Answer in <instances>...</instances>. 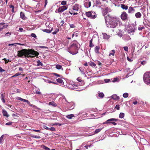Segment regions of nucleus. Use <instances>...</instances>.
<instances>
[{
    "label": "nucleus",
    "instance_id": "obj_55",
    "mask_svg": "<svg viewBox=\"0 0 150 150\" xmlns=\"http://www.w3.org/2000/svg\"><path fill=\"white\" fill-rule=\"evenodd\" d=\"M64 23V21L62 20L60 22V24H61V25L62 26H63V24Z\"/></svg>",
    "mask_w": 150,
    "mask_h": 150
},
{
    "label": "nucleus",
    "instance_id": "obj_23",
    "mask_svg": "<svg viewBox=\"0 0 150 150\" xmlns=\"http://www.w3.org/2000/svg\"><path fill=\"white\" fill-rule=\"evenodd\" d=\"M115 51L114 50H112L110 51V53L109 54V56L110 57L111 55L113 56L115 55Z\"/></svg>",
    "mask_w": 150,
    "mask_h": 150
},
{
    "label": "nucleus",
    "instance_id": "obj_17",
    "mask_svg": "<svg viewBox=\"0 0 150 150\" xmlns=\"http://www.w3.org/2000/svg\"><path fill=\"white\" fill-rule=\"evenodd\" d=\"M2 112L4 116H6L7 117H8L9 115L7 112L5 110H2Z\"/></svg>",
    "mask_w": 150,
    "mask_h": 150
},
{
    "label": "nucleus",
    "instance_id": "obj_57",
    "mask_svg": "<svg viewBox=\"0 0 150 150\" xmlns=\"http://www.w3.org/2000/svg\"><path fill=\"white\" fill-rule=\"evenodd\" d=\"M127 59L130 62H132L133 61L132 59H131L128 57H127Z\"/></svg>",
    "mask_w": 150,
    "mask_h": 150
},
{
    "label": "nucleus",
    "instance_id": "obj_10",
    "mask_svg": "<svg viewBox=\"0 0 150 150\" xmlns=\"http://www.w3.org/2000/svg\"><path fill=\"white\" fill-rule=\"evenodd\" d=\"M109 8L108 7L105 8L103 10V16H105V15H106L107 14V13L109 12Z\"/></svg>",
    "mask_w": 150,
    "mask_h": 150
},
{
    "label": "nucleus",
    "instance_id": "obj_1",
    "mask_svg": "<svg viewBox=\"0 0 150 150\" xmlns=\"http://www.w3.org/2000/svg\"><path fill=\"white\" fill-rule=\"evenodd\" d=\"M105 19L106 26L109 28H115L118 25V20L116 17L108 14L105 16Z\"/></svg>",
    "mask_w": 150,
    "mask_h": 150
},
{
    "label": "nucleus",
    "instance_id": "obj_27",
    "mask_svg": "<svg viewBox=\"0 0 150 150\" xmlns=\"http://www.w3.org/2000/svg\"><path fill=\"white\" fill-rule=\"evenodd\" d=\"M56 68L57 69H62V70H63V68L62 67V66L59 64L56 65Z\"/></svg>",
    "mask_w": 150,
    "mask_h": 150
},
{
    "label": "nucleus",
    "instance_id": "obj_12",
    "mask_svg": "<svg viewBox=\"0 0 150 150\" xmlns=\"http://www.w3.org/2000/svg\"><path fill=\"white\" fill-rule=\"evenodd\" d=\"M91 17H90V18L91 19H94L96 18L97 17V16L96 15V14L95 12H93V11H91Z\"/></svg>",
    "mask_w": 150,
    "mask_h": 150
},
{
    "label": "nucleus",
    "instance_id": "obj_26",
    "mask_svg": "<svg viewBox=\"0 0 150 150\" xmlns=\"http://www.w3.org/2000/svg\"><path fill=\"white\" fill-rule=\"evenodd\" d=\"M0 25V31H2L4 28H6L8 27V25Z\"/></svg>",
    "mask_w": 150,
    "mask_h": 150
},
{
    "label": "nucleus",
    "instance_id": "obj_29",
    "mask_svg": "<svg viewBox=\"0 0 150 150\" xmlns=\"http://www.w3.org/2000/svg\"><path fill=\"white\" fill-rule=\"evenodd\" d=\"M91 11H89L88 12H86V16L90 18L91 17Z\"/></svg>",
    "mask_w": 150,
    "mask_h": 150
},
{
    "label": "nucleus",
    "instance_id": "obj_15",
    "mask_svg": "<svg viewBox=\"0 0 150 150\" xmlns=\"http://www.w3.org/2000/svg\"><path fill=\"white\" fill-rule=\"evenodd\" d=\"M51 107H55L57 106V105L54 101H52L50 102L48 104Z\"/></svg>",
    "mask_w": 150,
    "mask_h": 150
},
{
    "label": "nucleus",
    "instance_id": "obj_51",
    "mask_svg": "<svg viewBox=\"0 0 150 150\" xmlns=\"http://www.w3.org/2000/svg\"><path fill=\"white\" fill-rule=\"evenodd\" d=\"M51 125H59V126H61L62 125L61 124H59V123H55V124H53V123H52Z\"/></svg>",
    "mask_w": 150,
    "mask_h": 150
},
{
    "label": "nucleus",
    "instance_id": "obj_53",
    "mask_svg": "<svg viewBox=\"0 0 150 150\" xmlns=\"http://www.w3.org/2000/svg\"><path fill=\"white\" fill-rule=\"evenodd\" d=\"M76 44H75L73 43L70 47V48H71L72 47H76Z\"/></svg>",
    "mask_w": 150,
    "mask_h": 150
},
{
    "label": "nucleus",
    "instance_id": "obj_47",
    "mask_svg": "<svg viewBox=\"0 0 150 150\" xmlns=\"http://www.w3.org/2000/svg\"><path fill=\"white\" fill-rule=\"evenodd\" d=\"M115 108H116L117 110H119L120 109V105H116Z\"/></svg>",
    "mask_w": 150,
    "mask_h": 150
},
{
    "label": "nucleus",
    "instance_id": "obj_20",
    "mask_svg": "<svg viewBox=\"0 0 150 150\" xmlns=\"http://www.w3.org/2000/svg\"><path fill=\"white\" fill-rule=\"evenodd\" d=\"M69 106H71L70 107H69V108L70 110H72L75 107L74 103L73 102L70 103L69 104Z\"/></svg>",
    "mask_w": 150,
    "mask_h": 150
},
{
    "label": "nucleus",
    "instance_id": "obj_43",
    "mask_svg": "<svg viewBox=\"0 0 150 150\" xmlns=\"http://www.w3.org/2000/svg\"><path fill=\"white\" fill-rule=\"evenodd\" d=\"M3 60H4L5 61V63L6 64L8 63L9 61V62H11V61H9L8 59V60H6V59L5 58L3 59Z\"/></svg>",
    "mask_w": 150,
    "mask_h": 150
},
{
    "label": "nucleus",
    "instance_id": "obj_54",
    "mask_svg": "<svg viewBox=\"0 0 150 150\" xmlns=\"http://www.w3.org/2000/svg\"><path fill=\"white\" fill-rule=\"evenodd\" d=\"M105 81L106 83H108L110 81V79H106L104 80Z\"/></svg>",
    "mask_w": 150,
    "mask_h": 150
},
{
    "label": "nucleus",
    "instance_id": "obj_2",
    "mask_svg": "<svg viewBox=\"0 0 150 150\" xmlns=\"http://www.w3.org/2000/svg\"><path fill=\"white\" fill-rule=\"evenodd\" d=\"M28 57H36L39 55V53L37 51H35L34 50L28 49L27 50L26 52Z\"/></svg>",
    "mask_w": 150,
    "mask_h": 150
},
{
    "label": "nucleus",
    "instance_id": "obj_14",
    "mask_svg": "<svg viewBox=\"0 0 150 150\" xmlns=\"http://www.w3.org/2000/svg\"><path fill=\"white\" fill-rule=\"evenodd\" d=\"M17 99L20 100L24 102H26L27 103L30 105V102L29 101L27 100H25L23 98H22L20 97H18Z\"/></svg>",
    "mask_w": 150,
    "mask_h": 150
},
{
    "label": "nucleus",
    "instance_id": "obj_19",
    "mask_svg": "<svg viewBox=\"0 0 150 150\" xmlns=\"http://www.w3.org/2000/svg\"><path fill=\"white\" fill-rule=\"evenodd\" d=\"M79 5L76 4L73 6V9L74 10L77 11L79 9Z\"/></svg>",
    "mask_w": 150,
    "mask_h": 150
},
{
    "label": "nucleus",
    "instance_id": "obj_4",
    "mask_svg": "<svg viewBox=\"0 0 150 150\" xmlns=\"http://www.w3.org/2000/svg\"><path fill=\"white\" fill-rule=\"evenodd\" d=\"M27 50L26 49H23L20 51H18V55L19 57H22L25 56V57H27Z\"/></svg>",
    "mask_w": 150,
    "mask_h": 150
},
{
    "label": "nucleus",
    "instance_id": "obj_13",
    "mask_svg": "<svg viewBox=\"0 0 150 150\" xmlns=\"http://www.w3.org/2000/svg\"><path fill=\"white\" fill-rule=\"evenodd\" d=\"M137 6H134V8H132L131 7H129V9L128 10V13H131L133 12H134L135 11V10L134 9V8H136Z\"/></svg>",
    "mask_w": 150,
    "mask_h": 150
},
{
    "label": "nucleus",
    "instance_id": "obj_25",
    "mask_svg": "<svg viewBox=\"0 0 150 150\" xmlns=\"http://www.w3.org/2000/svg\"><path fill=\"white\" fill-rule=\"evenodd\" d=\"M89 65L91 66L92 67L96 68V64L94 63L93 62H91L89 63Z\"/></svg>",
    "mask_w": 150,
    "mask_h": 150
},
{
    "label": "nucleus",
    "instance_id": "obj_64",
    "mask_svg": "<svg viewBox=\"0 0 150 150\" xmlns=\"http://www.w3.org/2000/svg\"><path fill=\"white\" fill-rule=\"evenodd\" d=\"M19 30L20 32H22L23 30V28H19Z\"/></svg>",
    "mask_w": 150,
    "mask_h": 150
},
{
    "label": "nucleus",
    "instance_id": "obj_62",
    "mask_svg": "<svg viewBox=\"0 0 150 150\" xmlns=\"http://www.w3.org/2000/svg\"><path fill=\"white\" fill-rule=\"evenodd\" d=\"M70 27L71 28H74L75 27L74 25L73 24L70 25Z\"/></svg>",
    "mask_w": 150,
    "mask_h": 150
},
{
    "label": "nucleus",
    "instance_id": "obj_38",
    "mask_svg": "<svg viewBox=\"0 0 150 150\" xmlns=\"http://www.w3.org/2000/svg\"><path fill=\"white\" fill-rule=\"evenodd\" d=\"M59 31V29L58 28L56 29L54 31L52 32V34L54 35L56 34Z\"/></svg>",
    "mask_w": 150,
    "mask_h": 150
},
{
    "label": "nucleus",
    "instance_id": "obj_35",
    "mask_svg": "<svg viewBox=\"0 0 150 150\" xmlns=\"http://www.w3.org/2000/svg\"><path fill=\"white\" fill-rule=\"evenodd\" d=\"M101 130H102V128L98 129H96L94 132L95 134L98 133L100 132L101 131Z\"/></svg>",
    "mask_w": 150,
    "mask_h": 150
},
{
    "label": "nucleus",
    "instance_id": "obj_45",
    "mask_svg": "<svg viewBox=\"0 0 150 150\" xmlns=\"http://www.w3.org/2000/svg\"><path fill=\"white\" fill-rule=\"evenodd\" d=\"M146 62L145 61H143L141 62V64L142 65H144L146 64Z\"/></svg>",
    "mask_w": 150,
    "mask_h": 150
},
{
    "label": "nucleus",
    "instance_id": "obj_37",
    "mask_svg": "<svg viewBox=\"0 0 150 150\" xmlns=\"http://www.w3.org/2000/svg\"><path fill=\"white\" fill-rule=\"evenodd\" d=\"M1 99L2 100L3 102L4 103H5V100L4 99V96L3 94H1Z\"/></svg>",
    "mask_w": 150,
    "mask_h": 150
},
{
    "label": "nucleus",
    "instance_id": "obj_48",
    "mask_svg": "<svg viewBox=\"0 0 150 150\" xmlns=\"http://www.w3.org/2000/svg\"><path fill=\"white\" fill-rule=\"evenodd\" d=\"M144 27L143 26L142 27H139L138 29L139 30H142L143 29H144Z\"/></svg>",
    "mask_w": 150,
    "mask_h": 150
},
{
    "label": "nucleus",
    "instance_id": "obj_63",
    "mask_svg": "<svg viewBox=\"0 0 150 150\" xmlns=\"http://www.w3.org/2000/svg\"><path fill=\"white\" fill-rule=\"evenodd\" d=\"M77 80L80 82H81L82 81L81 79L79 77H78L77 79Z\"/></svg>",
    "mask_w": 150,
    "mask_h": 150
},
{
    "label": "nucleus",
    "instance_id": "obj_33",
    "mask_svg": "<svg viewBox=\"0 0 150 150\" xmlns=\"http://www.w3.org/2000/svg\"><path fill=\"white\" fill-rule=\"evenodd\" d=\"M125 116V114L121 112L120 113L119 116V117L120 118H123Z\"/></svg>",
    "mask_w": 150,
    "mask_h": 150
},
{
    "label": "nucleus",
    "instance_id": "obj_60",
    "mask_svg": "<svg viewBox=\"0 0 150 150\" xmlns=\"http://www.w3.org/2000/svg\"><path fill=\"white\" fill-rule=\"evenodd\" d=\"M118 79L117 78H114V80L112 81L113 82H115L117 81Z\"/></svg>",
    "mask_w": 150,
    "mask_h": 150
},
{
    "label": "nucleus",
    "instance_id": "obj_6",
    "mask_svg": "<svg viewBox=\"0 0 150 150\" xmlns=\"http://www.w3.org/2000/svg\"><path fill=\"white\" fill-rule=\"evenodd\" d=\"M54 26L53 24L52 23L49 24L47 26V33H50L52 30Z\"/></svg>",
    "mask_w": 150,
    "mask_h": 150
},
{
    "label": "nucleus",
    "instance_id": "obj_24",
    "mask_svg": "<svg viewBox=\"0 0 150 150\" xmlns=\"http://www.w3.org/2000/svg\"><path fill=\"white\" fill-rule=\"evenodd\" d=\"M62 78H60L57 79H56V81L58 83L62 84L63 83H64V82Z\"/></svg>",
    "mask_w": 150,
    "mask_h": 150
},
{
    "label": "nucleus",
    "instance_id": "obj_11",
    "mask_svg": "<svg viewBox=\"0 0 150 150\" xmlns=\"http://www.w3.org/2000/svg\"><path fill=\"white\" fill-rule=\"evenodd\" d=\"M100 47L99 45L96 46L94 49V51L95 52L96 54H99L100 53L99 50Z\"/></svg>",
    "mask_w": 150,
    "mask_h": 150
},
{
    "label": "nucleus",
    "instance_id": "obj_34",
    "mask_svg": "<svg viewBox=\"0 0 150 150\" xmlns=\"http://www.w3.org/2000/svg\"><path fill=\"white\" fill-rule=\"evenodd\" d=\"M37 66H42V62H41L39 60H38L37 61Z\"/></svg>",
    "mask_w": 150,
    "mask_h": 150
},
{
    "label": "nucleus",
    "instance_id": "obj_49",
    "mask_svg": "<svg viewBox=\"0 0 150 150\" xmlns=\"http://www.w3.org/2000/svg\"><path fill=\"white\" fill-rule=\"evenodd\" d=\"M61 4L62 5H65L66 4V2L65 1H63L61 2Z\"/></svg>",
    "mask_w": 150,
    "mask_h": 150
},
{
    "label": "nucleus",
    "instance_id": "obj_8",
    "mask_svg": "<svg viewBox=\"0 0 150 150\" xmlns=\"http://www.w3.org/2000/svg\"><path fill=\"white\" fill-rule=\"evenodd\" d=\"M67 9V7L65 6H63L59 7L58 9V11L59 12H62L66 10Z\"/></svg>",
    "mask_w": 150,
    "mask_h": 150
},
{
    "label": "nucleus",
    "instance_id": "obj_36",
    "mask_svg": "<svg viewBox=\"0 0 150 150\" xmlns=\"http://www.w3.org/2000/svg\"><path fill=\"white\" fill-rule=\"evenodd\" d=\"M98 96L99 97L103 98L104 96V95L103 93H98Z\"/></svg>",
    "mask_w": 150,
    "mask_h": 150
},
{
    "label": "nucleus",
    "instance_id": "obj_18",
    "mask_svg": "<svg viewBox=\"0 0 150 150\" xmlns=\"http://www.w3.org/2000/svg\"><path fill=\"white\" fill-rule=\"evenodd\" d=\"M20 17L24 20H25L26 17L25 16L24 13L22 12H21L20 13Z\"/></svg>",
    "mask_w": 150,
    "mask_h": 150
},
{
    "label": "nucleus",
    "instance_id": "obj_52",
    "mask_svg": "<svg viewBox=\"0 0 150 150\" xmlns=\"http://www.w3.org/2000/svg\"><path fill=\"white\" fill-rule=\"evenodd\" d=\"M11 34V33L10 32H7V33H6V36H8L10 35Z\"/></svg>",
    "mask_w": 150,
    "mask_h": 150
},
{
    "label": "nucleus",
    "instance_id": "obj_44",
    "mask_svg": "<svg viewBox=\"0 0 150 150\" xmlns=\"http://www.w3.org/2000/svg\"><path fill=\"white\" fill-rule=\"evenodd\" d=\"M124 50L126 51H128V48L127 46L124 47H123Z\"/></svg>",
    "mask_w": 150,
    "mask_h": 150
},
{
    "label": "nucleus",
    "instance_id": "obj_50",
    "mask_svg": "<svg viewBox=\"0 0 150 150\" xmlns=\"http://www.w3.org/2000/svg\"><path fill=\"white\" fill-rule=\"evenodd\" d=\"M31 35L32 37H33L34 38H35L36 37V35L34 33H32L31 34Z\"/></svg>",
    "mask_w": 150,
    "mask_h": 150
},
{
    "label": "nucleus",
    "instance_id": "obj_16",
    "mask_svg": "<svg viewBox=\"0 0 150 150\" xmlns=\"http://www.w3.org/2000/svg\"><path fill=\"white\" fill-rule=\"evenodd\" d=\"M91 2L90 1H88V2H86L85 3V7L88 8L90 7L91 6Z\"/></svg>",
    "mask_w": 150,
    "mask_h": 150
},
{
    "label": "nucleus",
    "instance_id": "obj_21",
    "mask_svg": "<svg viewBox=\"0 0 150 150\" xmlns=\"http://www.w3.org/2000/svg\"><path fill=\"white\" fill-rule=\"evenodd\" d=\"M121 7L122 9L125 10H127L128 8V6H126L123 4H121Z\"/></svg>",
    "mask_w": 150,
    "mask_h": 150
},
{
    "label": "nucleus",
    "instance_id": "obj_59",
    "mask_svg": "<svg viewBox=\"0 0 150 150\" xmlns=\"http://www.w3.org/2000/svg\"><path fill=\"white\" fill-rule=\"evenodd\" d=\"M5 70L3 69L1 67H0V72H2L4 71Z\"/></svg>",
    "mask_w": 150,
    "mask_h": 150
},
{
    "label": "nucleus",
    "instance_id": "obj_61",
    "mask_svg": "<svg viewBox=\"0 0 150 150\" xmlns=\"http://www.w3.org/2000/svg\"><path fill=\"white\" fill-rule=\"evenodd\" d=\"M32 137L33 138L39 139L40 138V136H32Z\"/></svg>",
    "mask_w": 150,
    "mask_h": 150
},
{
    "label": "nucleus",
    "instance_id": "obj_32",
    "mask_svg": "<svg viewBox=\"0 0 150 150\" xmlns=\"http://www.w3.org/2000/svg\"><path fill=\"white\" fill-rule=\"evenodd\" d=\"M9 7L10 8H12V13L14 12L15 8L14 6H13V5L12 4H11L9 5Z\"/></svg>",
    "mask_w": 150,
    "mask_h": 150
},
{
    "label": "nucleus",
    "instance_id": "obj_56",
    "mask_svg": "<svg viewBox=\"0 0 150 150\" xmlns=\"http://www.w3.org/2000/svg\"><path fill=\"white\" fill-rule=\"evenodd\" d=\"M104 38L106 39H108V35L106 34L104 35Z\"/></svg>",
    "mask_w": 150,
    "mask_h": 150
},
{
    "label": "nucleus",
    "instance_id": "obj_41",
    "mask_svg": "<svg viewBox=\"0 0 150 150\" xmlns=\"http://www.w3.org/2000/svg\"><path fill=\"white\" fill-rule=\"evenodd\" d=\"M47 130H50L52 131H55V129L54 127H52L51 128L47 127Z\"/></svg>",
    "mask_w": 150,
    "mask_h": 150
},
{
    "label": "nucleus",
    "instance_id": "obj_30",
    "mask_svg": "<svg viewBox=\"0 0 150 150\" xmlns=\"http://www.w3.org/2000/svg\"><path fill=\"white\" fill-rule=\"evenodd\" d=\"M92 41H93V39H91L89 41V46L91 47H93L94 46V45L92 43Z\"/></svg>",
    "mask_w": 150,
    "mask_h": 150
},
{
    "label": "nucleus",
    "instance_id": "obj_40",
    "mask_svg": "<svg viewBox=\"0 0 150 150\" xmlns=\"http://www.w3.org/2000/svg\"><path fill=\"white\" fill-rule=\"evenodd\" d=\"M4 135H2L0 138V144H1L3 142V139Z\"/></svg>",
    "mask_w": 150,
    "mask_h": 150
},
{
    "label": "nucleus",
    "instance_id": "obj_22",
    "mask_svg": "<svg viewBox=\"0 0 150 150\" xmlns=\"http://www.w3.org/2000/svg\"><path fill=\"white\" fill-rule=\"evenodd\" d=\"M135 17L137 18H139L142 16L141 14L139 12L136 13L135 14Z\"/></svg>",
    "mask_w": 150,
    "mask_h": 150
},
{
    "label": "nucleus",
    "instance_id": "obj_46",
    "mask_svg": "<svg viewBox=\"0 0 150 150\" xmlns=\"http://www.w3.org/2000/svg\"><path fill=\"white\" fill-rule=\"evenodd\" d=\"M20 74H21L20 73L18 72V73L16 74L14 76H13V77L18 76Z\"/></svg>",
    "mask_w": 150,
    "mask_h": 150
},
{
    "label": "nucleus",
    "instance_id": "obj_58",
    "mask_svg": "<svg viewBox=\"0 0 150 150\" xmlns=\"http://www.w3.org/2000/svg\"><path fill=\"white\" fill-rule=\"evenodd\" d=\"M12 122H7L6 124V125H11L12 124Z\"/></svg>",
    "mask_w": 150,
    "mask_h": 150
},
{
    "label": "nucleus",
    "instance_id": "obj_5",
    "mask_svg": "<svg viewBox=\"0 0 150 150\" xmlns=\"http://www.w3.org/2000/svg\"><path fill=\"white\" fill-rule=\"evenodd\" d=\"M121 18L123 21L128 20V17L127 14L124 11L122 13L121 16Z\"/></svg>",
    "mask_w": 150,
    "mask_h": 150
},
{
    "label": "nucleus",
    "instance_id": "obj_42",
    "mask_svg": "<svg viewBox=\"0 0 150 150\" xmlns=\"http://www.w3.org/2000/svg\"><path fill=\"white\" fill-rule=\"evenodd\" d=\"M41 147L45 150H47V147L44 145H42L41 146Z\"/></svg>",
    "mask_w": 150,
    "mask_h": 150
},
{
    "label": "nucleus",
    "instance_id": "obj_7",
    "mask_svg": "<svg viewBox=\"0 0 150 150\" xmlns=\"http://www.w3.org/2000/svg\"><path fill=\"white\" fill-rule=\"evenodd\" d=\"M54 75V76L57 77H59L61 78H62L63 76L62 75H60L57 74L56 73H53L52 74H48V76H49L48 78H50L51 77H53V75Z\"/></svg>",
    "mask_w": 150,
    "mask_h": 150
},
{
    "label": "nucleus",
    "instance_id": "obj_31",
    "mask_svg": "<svg viewBox=\"0 0 150 150\" xmlns=\"http://www.w3.org/2000/svg\"><path fill=\"white\" fill-rule=\"evenodd\" d=\"M74 115L73 114H70L69 115H67L66 116V117L69 119H71L72 118V117H74Z\"/></svg>",
    "mask_w": 150,
    "mask_h": 150
},
{
    "label": "nucleus",
    "instance_id": "obj_28",
    "mask_svg": "<svg viewBox=\"0 0 150 150\" xmlns=\"http://www.w3.org/2000/svg\"><path fill=\"white\" fill-rule=\"evenodd\" d=\"M112 98L114 100H118L119 99V97L116 95H113L111 96Z\"/></svg>",
    "mask_w": 150,
    "mask_h": 150
},
{
    "label": "nucleus",
    "instance_id": "obj_3",
    "mask_svg": "<svg viewBox=\"0 0 150 150\" xmlns=\"http://www.w3.org/2000/svg\"><path fill=\"white\" fill-rule=\"evenodd\" d=\"M143 79L147 84H150V72H146L144 75Z\"/></svg>",
    "mask_w": 150,
    "mask_h": 150
},
{
    "label": "nucleus",
    "instance_id": "obj_9",
    "mask_svg": "<svg viewBox=\"0 0 150 150\" xmlns=\"http://www.w3.org/2000/svg\"><path fill=\"white\" fill-rule=\"evenodd\" d=\"M118 120L116 119L115 118H111L109 119L108 120H107L106 122H104L103 123V124H105L106 123V124H108V123H110V122H110V121H113L115 122H116Z\"/></svg>",
    "mask_w": 150,
    "mask_h": 150
},
{
    "label": "nucleus",
    "instance_id": "obj_39",
    "mask_svg": "<svg viewBox=\"0 0 150 150\" xmlns=\"http://www.w3.org/2000/svg\"><path fill=\"white\" fill-rule=\"evenodd\" d=\"M123 96L125 98H127L128 96V93H125L123 94Z\"/></svg>",
    "mask_w": 150,
    "mask_h": 150
}]
</instances>
